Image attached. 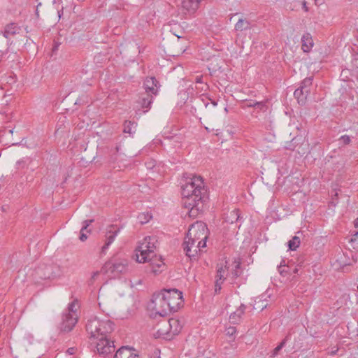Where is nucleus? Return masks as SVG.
<instances>
[{"mask_svg": "<svg viewBox=\"0 0 358 358\" xmlns=\"http://www.w3.org/2000/svg\"><path fill=\"white\" fill-rule=\"evenodd\" d=\"M114 324L106 318L96 316L91 317L86 324V331L90 335L92 344L95 345L97 353L103 357L115 350L113 341L108 339V335L113 331Z\"/></svg>", "mask_w": 358, "mask_h": 358, "instance_id": "1", "label": "nucleus"}, {"mask_svg": "<svg viewBox=\"0 0 358 358\" xmlns=\"http://www.w3.org/2000/svg\"><path fill=\"white\" fill-rule=\"evenodd\" d=\"M207 191L201 177L193 176L182 186V203L188 209L190 216H196L203 210L207 199Z\"/></svg>", "mask_w": 358, "mask_h": 358, "instance_id": "2", "label": "nucleus"}, {"mask_svg": "<svg viewBox=\"0 0 358 358\" xmlns=\"http://www.w3.org/2000/svg\"><path fill=\"white\" fill-rule=\"evenodd\" d=\"M79 308L78 301H73L68 305L67 308L62 315V321L60 323V330L63 332L71 331L78 322V309Z\"/></svg>", "mask_w": 358, "mask_h": 358, "instance_id": "3", "label": "nucleus"}, {"mask_svg": "<svg viewBox=\"0 0 358 358\" xmlns=\"http://www.w3.org/2000/svg\"><path fill=\"white\" fill-rule=\"evenodd\" d=\"M157 240L155 236L144 238L136 249V260L139 263H145L149 257L155 256V250L157 248Z\"/></svg>", "mask_w": 358, "mask_h": 358, "instance_id": "4", "label": "nucleus"}, {"mask_svg": "<svg viewBox=\"0 0 358 358\" xmlns=\"http://www.w3.org/2000/svg\"><path fill=\"white\" fill-rule=\"evenodd\" d=\"M169 306L170 304L167 302L164 290L159 293H155L148 305L149 308L154 311L155 315H159L162 317H165L169 314Z\"/></svg>", "mask_w": 358, "mask_h": 358, "instance_id": "5", "label": "nucleus"}, {"mask_svg": "<svg viewBox=\"0 0 358 358\" xmlns=\"http://www.w3.org/2000/svg\"><path fill=\"white\" fill-rule=\"evenodd\" d=\"M106 273H110L113 276L123 273L128 270V260L127 259L113 257L108 261L102 268Z\"/></svg>", "mask_w": 358, "mask_h": 358, "instance_id": "6", "label": "nucleus"}, {"mask_svg": "<svg viewBox=\"0 0 358 358\" xmlns=\"http://www.w3.org/2000/svg\"><path fill=\"white\" fill-rule=\"evenodd\" d=\"M208 233V230L206 224L201 221H196L189 227L186 236L194 241L203 243V242L206 243Z\"/></svg>", "mask_w": 358, "mask_h": 358, "instance_id": "7", "label": "nucleus"}, {"mask_svg": "<svg viewBox=\"0 0 358 358\" xmlns=\"http://www.w3.org/2000/svg\"><path fill=\"white\" fill-rule=\"evenodd\" d=\"M167 302L170 304L169 314L176 312L182 304V292L176 289H164Z\"/></svg>", "mask_w": 358, "mask_h": 358, "instance_id": "8", "label": "nucleus"}, {"mask_svg": "<svg viewBox=\"0 0 358 358\" xmlns=\"http://www.w3.org/2000/svg\"><path fill=\"white\" fill-rule=\"evenodd\" d=\"M206 242L200 243L198 241H194L186 236L183 243V250L185 255L190 259H196L198 253L202 252V249L206 248Z\"/></svg>", "mask_w": 358, "mask_h": 358, "instance_id": "9", "label": "nucleus"}, {"mask_svg": "<svg viewBox=\"0 0 358 358\" xmlns=\"http://www.w3.org/2000/svg\"><path fill=\"white\" fill-rule=\"evenodd\" d=\"M182 329V324L179 320L171 318L168 322L164 323L158 329L159 335H167V337L178 334Z\"/></svg>", "mask_w": 358, "mask_h": 358, "instance_id": "10", "label": "nucleus"}, {"mask_svg": "<svg viewBox=\"0 0 358 358\" xmlns=\"http://www.w3.org/2000/svg\"><path fill=\"white\" fill-rule=\"evenodd\" d=\"M312 83L313 77L306 78L301 82L300 87L294 91V95L299 102H303L310 94Z\"/></svg>", "mask_w": 358, "mask_h": 358, "instance_id": "11", "label": "nucleus"}, {"mask_svg": "<svg viewBox=\"0 0 358 358\" xmlns=\"http://www.w3.org/2000/svg\"><path fill=\"white\" fill-rule=\"evenodd\" d=\"M120 231V228L117 227V225L111 224L106 229L105 243L101 248V253L106 254L109 246L113 243Z\"/></svg>", "mask_w": 358, "mask_h": 358, "instance_id": "12", "label": "nucleus"}, {"mask_svg": "<svg viewBox=\"0 0 358 358\" xmlns=\"http://www.w3.org/2000/svg\"><path fill=\"white\" fill-rule=\"evenodd\" d=\"M146 262L149 263L150 272L155 275L161 273L165 268V264L162 257H157L155 254L154 257H149Z\"/></svg>", "mask_w": 358, "mask_h": 358, "instance_id": "13", "label": "nucleus"}, {"mask_svg": "<svg viewBox=\"0 0 358 358\" xmlns=\"http://www.w3.org/2000/svg\"><path fill=\"white\" fill-rule=\"evenodd\" d=\"M227 271V266L222 263L217 265L216 280L215 284V293L218 294L222 289V284L226 279V273Z\"/></svg>", "mask_w": 358, "mask_h": 358, "instance_id": "14", "label": "nucleus"}, {"mask_svg": "<svg viewBox=\"0 0 358 358\" xmlns=\"http://www.w3.org/2000/svg\"><path fill=\"white\" fill-rule=\"evenodd\" d=\"M35 277L41 280L50 279L55 277L53 267L51 265L43 264L35 270Z\"/></svg>", "mask_w": 358, "mask_h": 358, "instance_id": "15", "label": "nucleus"}, {"mask_svg": "<svg viewBox=\"0 0 358 358\" xmlns=\"http://www.w3.org/2000/svg\"><path fill=\"white\" fill-rule=\"evenodd\" d=\"M145 93L157 95L159 90V83L155 77L147 78L144 82Z\"/></svg>", "mask_w": 358, "mask_h": 358, "instance_id": "16", "label": "nucleus"}, {"mask_svg": "<svg viewBox=\"0 0 358 358\" xmlns=\"http://www.w3.org/2000/svg\"><path fill=\"white\" fill-rule=\"evenodd\" d=\"M20 30L21 28L16 23L12 22L4 27L2 34L6 38L10 39L11 37L19 34Z\"/></svg>", "mask_w": 358, "mask_h": 358, "instance_id": "17", "label": "nucleus"}, {"mask_svg": "<svg viewBox=\"0 0 358 358\" xmlns=\"http://www.w3.org/2000/svg\"><path fill=\"white\" fill-rule=\"evenodd\" d=\"M153 101V95L148 93L142 94L138 99V103L141 108L145 109L143 113H146L151 107Z\"/></svg>", "mask_w": 358, "mask_h": 358, "instance_id": "18", "label": "nucleus"}, {"mask_svg": "<svg viewBox=\"0 0 358 358\" xmlns=\"http://www.w3.org/2000/svg\"><path fill=\"white\" fill-rule=\"evenodd\" d=\"M113 358H138V356L131 348L123 346L115 352Z\"/></svg>", "mask_w": 358, "mask_h": 358, "instance_id": "19", "label": "nucleus"}, {"mask_svg": "<svg viewBox=\"0 0 358 358\" xmlns=\"http://www.w3.org/2000/svg\"><path fill=\"white\" fill-rule=\"evenodd\" d=\"M314 45L312 36L309 33H306L301 37V48L304 52H309Z\"/></svg>", "mask_w": 358, "mask_h": 358, "instance_id": "20", "label": "nucleus"}, {"mask_svg": "<svg viewBox=\"0 0 358 358\" xmlns=\"http://www.w3.org/2000/svg\"><path fill=\"white\" fill-rule=\"evenodd\" d=\"M245 306L243 304L229 316V320L233 324L238 323L241 321V316L245 312Z\"/></svg>", "mask_w": 358, "mask_h": 358, "instance_id": "21", "label": "nucleus"}, {"mask_svg": "<svg viewBox=\"0 0 358 358\" xmlns=\"http://www.w3.org/2000/svg\"><path fill=\"white\" fill-rule=\"evenodd\" d=\"M291 339V333L289 332L284 339L273 350L270 357L275 358L279 354V352L285 346L286 343Z\"/></svg>", "mask_w": 358, "mask_h": 358, "instance_id": "22", "label": "nucleus"}, {"mask_svg": "<svg viewBox=\"0 0 358 358\" xmlns=\"http://www.w3.org/2000/svg\"><path fill=\"white\" fill-rule=\"evenodd\" d=\"M240 219V211L238 209H234L230 211L226 216L225 221L230 224L236 222Z\"/></svg>", "mask_w": 358, "mask_h": 358, "instance_id": "23", "label": "nucleus"}, {"mask_svg": "<svg viewBox=\"0 0 358 358\" xmlns=\"http://www.w3.org/2000/svg\"><path fill=\"white\" fill-rule=\"evenodd\" d=\"M241 263L237 261L233 262L234 269L231 271V275L232 279V283H235V280L242 273V270L240 267Z\"/></svg>", "mask_w": 358, "mask_h": 358, "instance_id": "24", "label": "nucleus"}, {"mask_svg": "<svg viewBox=\"0 0 358 358\" xmlns=\"http://www.w3.org/2000/svg\"><path fill=\"white\" fill-rule=\"evenodd\" d=\"M136 124L134 122L126 120L124 124V129L123 131L124 133H128L129 134H132L135 133Z\"/></svg>", "mask_w": 358, "mask_h": 358, "instance_id": "25", "label": "nucleus"}, {"mask_svg": "<svg viewBox=\"0 0 358 358\" xmlns=\"http://www.w3.org/2000/svg\"><path fill=\"white\" fill-rule=\"evenodd\" d=\"M152 217V215L149 212L145 213H140L138 217V221L141 224H144L148 223Z\"/></svg>", "mask_w": 358, "mask_h": 358, "instance_id": "26", "label": "nucleus"}, {"mask_svg": "<svg viewBox=\"0 0 358 358\" xmlns=\"http://www.w3.org/2000/svg\"><path fill=\"white\" fill-rule=\"evenodd\" d=\"M250 28V22L245 20L240 19L235 24L236 31H243Z\"/></svg>", "mask_w": 358, "mask_h": 358, "instance_id": "27", "label": "nucleus"}, {"mask_svg": "<svg viewBox=\"0 0 358 358\" xmlns=\"http://www.w3.org/2000/svg\"><path fill=\"white\" fill-rule=\"evenodd\" d=\"M300 245V238L299 237L294 236L290 241L288 242V247L291 250H296V248L299 247Z\"/></svg>", "mask_w": 358, "mask_h": 358, "instance_id": "28", "label": "nucleus"}, {"mask_svg": "<svg viewBox=\"0 0 358 358\" xmlns=\"http://www.w3.org/2000/svg\"><path fill=\"white\" fill-rule=\"evenodd\" d=\"M263 297L264 296H262V297L258 301L256 300L255 301L254 308L255 310H262L267 307L268 303L265 301V299H262Z\"/></svg>", "mask_w": 358, "mask_h": 358, "instance_id": "29", "label": "nucleus"}, {"mask_svg": "<svg viewBox=\"0 0 358 358\" xmlns=\"http://www.w3.org/2000/svg\"><path fill=\"white\" fill-rule=\"evenodd\" d=\"M30 160L29 158H23L17 162V169H24L27 167Z\"/></svg>", "mask_w": 358, "mask_h": 358, "instance_id": "30", "label": "nucleus"}, {"mask_svg": "<svg viewBox=\"0 0 358 358\" xmlns=\"http://www.w3.org/2000/svg\"><path fill=\"white\" fill-rule=\"evenodd\" d=\"M266 101H257L255 103V108L262 111H265L267 108Z\"/></svg>", "mask_w": 358, "mask_h": 358, "instance_id": "31", "label": "nucleus"}, {"mask_svg": "<svg viewBox=\"0 0 358 358\" xmlns=\"http://www.w3.org/2000/svg\"><path fill=\"white\" fill-rule=\"evenodd\" d=\"M226 334L229 337L234 336L236 333V329L234 327H229L225 330Z\"/></svg>", "mask_w": 358, "mask_h": 358, "instance_id": "32", "label": "nucleus"}, {"mask_svg": "<svg viewBox=\"0 0 358 358\" xmlns=\"http://www.w3.org/2000/svg\"><path fill=\"white\" fill-rule=\"evenodd\" d=\"M90 230H83V229H80V236H79V239L81 241H85V240H87V233H90Z\"/></svg>", "mask_w": 358, "mask_h": 358, "instance_id": "33", "label": "nucleus"}, {"mask_svg": "<svg viewBox=\"0 0 358 358\" xmlns=\"http://www.w3.org/2000/svg\"><path fill=\"white\" fill-rule=\"evenodd\" d=\"M255 103H257L256 101H252V100H250V101H245L243 104V108H255Z\"/></svg>", "mask_w": 358, "mask_h": 358, "instance_id": "34", "label": "nucleus"}, {"mask_svg": "<svg viewBox=\"0 0 358 358\" xmlns=\"http://www.w3.org/2000/svg\"><path fill=\"white\" fill-rule=\"evenodd\" d=\"M94 222V220H87L83 222V226L81 229L83 230H87L88 227Z\"/></svg>", "mask_w": 358, "mask_h": 358, "instance_id": "35", "label": "nucleus"}, {"mask_svg": "<svg viewBox=\"0 0 358 358\" xmlns=\"http://www.w3.org/2000/svg\"><path fill=\"white\" fill-rule=\"evenodd\" d=\"M340 140L342 141L343 144H345V145H347V144L350 143V136H348L347 135L342 136L341 137Z\"/></svg>", "mask_w": 358, "mask_h": 358, "instance_id": "36", "label": "nucleus"}, {"mask_svg": "<svg viewBox=\"0 0 358 358\" xmlns=\"http://www.w3.org/2000/svg\"><path fill=\"white\" fill-rule=\"evenodd\" d=\"M67 352L69 354V355H73L74 352H75V349L73 348H70L67 350Z\"/></svg>", "mask_w": 358, "mask_h": 358, "instance_id": "37", "label": "nucleus"}, {"mask_svg": "<svg viewBox=\"0 0 358 358\" xmlns=\"http://www.w3.org/2000/svg\"><path fill=\"white\" fill-rule=\"evenodd\" d=\"M202 80V77H201V76H197V77L196 78V83H202V80Z\"/></svg>", "mask_w": 358, "mask_h": 358, "instance_id": "38", "label": "nucleus"}, {"mask_svg": "<svg viewBox=\"0 0 358 358\" xmlns=\"http://www.w3.org/2000/svg\"><path fill=\"white\" fill-rule=\"evenodd\" d=\"M354 224L355 227H358V218L355 219Z\"/></svg>", "mask_w": 358, "mask_h": 358, "instance_id": "39", "label": "nucleus"}, {"mask_svg": "<svg viewBox=\"0 0 358 358\" xmlns=\"http://www.w3.org/2000/svg\"><path fill=\"white\" fill-rule=\"evenodd\" d=\"M315 1L316 3H320V4H321L324 2V0H315Z\"/></svg>", "mask_w": 358, "mask_h": 358, "instance_id": "40", "label": "nucleus"}, {"mask_svg": "<svg viewBox=\"0 0 358 358\" xmlns=\"http://www.w3.org/2000/svg\"><path fill=\"white\" fill-rule=\"evenodd\" d=\"M279 272H280L281 274H282L284 272H287V271H286L285 269H283V270H280V269L279 268Z\"/></svg>", "mask_w": 358, "mask_h": 358, "instance_id": "41", "label": "nucleus"}, {"mask_svg": "<svg viewBox=\"0 0 358 358\" xmlns=\"http://www.w3.org/2000/svg\"><path fill=\"white\" fill-rule=\"evenodd\" d=\"M212 103L214 106H217V102L215 101H213Z\"/></svg>", "mask_w": 358, "mask_h": 358, "instance_id": "42", "label": "nucleus"}, {"mask_svg": "<svg viewBox=\"0 0 358 358\" xmlns=\"http://www.w3.org/2000/svg\"><path fill=\"white\" fill-rule=\"evenodd\" d=\"M287 149H289V150H294V148H292L291 146H287L286 147Z\"/></svg>", "mask_w": 358, "mask_h": 358, "instance_id": "43", "label": "nucleus"}, {"mask_svg": "<svg viewBox=\"0 0 358 358\" xmlns=\"http://www.w3.org/2000/svg\"><path fill=\"white\" fill-rule=\"evenodd\" d=\"M297 272H298V269H297L296 268H295L294 269V273H296Z\"/></svg>", "mask_w": 358, "mask_h": 358, "instance_id": "44", "label": "nucleus"}, {"mask_svg": "<svg viewBox=\"0 0 358 358\" xmlns=\"http://www.w3.org/2000/svg\"><path fill=\"white\" fill-rule=\"evenodd\" d=\"M98 275V272H96V273H94V275H93V277H94V276H95V275Z\"/></svg>", "mask_w": 358, "mask_h": 358, "instance_id": "45", "label": "nucleus"}, {"mask_svg": "<svg viewBox=\"0 0 358 358\" xmlns=\"http://www.w3.org/2000/svg\"><path fill=\"white\" fill-rule=\"evenodd\" d=\"M39 6H41V3H38V5L37 6L36 12H38V8Z\"/></svg>", "mask_w": 358, "mask_h": 358, "instance_id": "46", "label": "nucleus"}, {"mask_svg": "<svg viewBox=\"0 0 358 358\" xmlns=\"http://www.w3.org/2000/svg\"><path fill=\"white\" fill-rule=\"evenodd\" d=\"M208 104H209L208 103H205V106L207 107L208 106Z\"/></svg>", "mask_w": 358, "mask_h": 358, "instance_id": "47", "label": "nucleus"}, {"mask_svg": "<svg viewBox=\"0 0 358 358\" xmlns=\"http://www.w3.org/2000/svg\"><path fill=\"white\" fill-rule=\"evenodd\" d=\"M116 150H117V152L119 151V148L118 147H116Z\"/></svg>", "mask_w": 358, "mask_h": 358, "instance_id": "48", "label": "nucleus"}, {"mask_svg": "<svg viewBox=\"0 0 358 358\" xmlns=\"http://www.w3.org/2000/svg\"><path fill=\"white\" fill-rule=\"evenodd\" d=\"M357 289H358V285H357Z\"/></svg>", "mask_w": 358, "mask_h": 358, "instance_id": "49", "label": "nucleus"}]
</instances>
